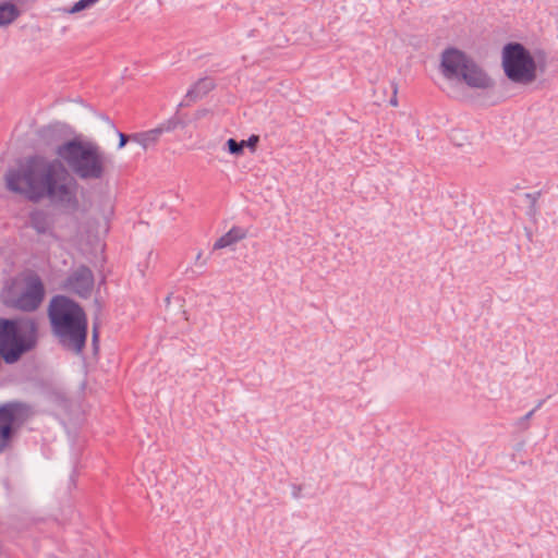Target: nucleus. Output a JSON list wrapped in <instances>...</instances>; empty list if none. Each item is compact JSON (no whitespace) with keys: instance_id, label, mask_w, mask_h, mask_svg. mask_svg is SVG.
<instances>
[{"instance_id":"25","label":"nucleus","mask_w":558,"mask_h":558,"mask_svg":"<svg viewBox=\"0 0 558 558\" xmlns=\"http://www.w3.org/2000/svg\"><path fill=\"white\" fill-rule=\"evenodd\" d=\"M544 403V400H541L539 402H537V405L534 408L536 409V411L543 405Z\"/></svg>"},{"instance_id":"5","label":"nucleus","mask_w":558,"mask_h":558,"mask_svg":"<svg viewBox=\"0 0 558 558\" xmlns=\"http://www.w3.org/2000/svg\"><path fill=\"white\" fill-rule=\"evenodd\" d=\"M38 341V325L35 319L0 318V354L7 364L17 362L21 356L35 349Z\"/></svg>"},{"instance_id":"24","label":"nucleus","mask_w":558,"mask_h":558,"mask_svg":"<svg viewBox=\"0 0 558 558\" xmlns=\"http://www.w3.org/2000/svg\"><path fill=\"white\" fill-rule=\"evenodd\" d=\"M101 118L105 121V123H108L111 128L114 129L113 122L107 116H102Z\"/></svg>"},{"instance_id":"10","label":"nucleus","mask_w":558,"mask_h":558,"mask_svg":"<svg viewBox=\"0 0 558 558\" xmlns=\"http://www.w3.org/2000/svg\"><path fill=\"white\" fill-rule=\"evenodd\" d=\"M179 124V119L173 117L162 122L157 128L131 134V142L137 143L145 150L153 148L158 143L160 136L166 132L173 131Z\"/></svg>"},{"instance_id":"18","label":"nucleus","mask_w":558,"mask_h":558,"mask_svg":"<svg viewBox=\"0 0 558 558\" xmlns=\"http://www.w3.org/2000/svg\"><path fill=\"white\" fill-rule=\"evenodd\" d=\"M535 412H536V409H533L530 412H527L524 416L519 418L517 421V423H515L518 428H520L521 430L527 429L529 428V421L532 418V416L534 415Z\"/></svg>"},{"instance_id":"26","label":"nucleus","mask_w":558,"mask_h":558,"mask_svg":"<svg viewBox=\"0 0 558 558\" xmlns=\"http://www.w3.org/2000/svg\"><path fill=\"white\" fill-rule=\"evenodd\" d=\"M166 303H167V304H169V303H170V295H168V296L166 298Z\"/></svg>"},{"instance_id":"19","label":"nucleus","mask_w":558,"mask_h":558,"mask_svg":"<svg viewBox=\"0 0 558 558\" xmlns=\"http://www.w3.org/2000/svg\"><path fill=\"white\" fill-rule=\"evenodd\" d=\"M259 142L258 135H251L246 141H241V143H244V147L251 148L253 151L256 149V146Z\"/></svg>"},{"instance_id":"22","label":"nucleus","mask_w":558,"mask_h":558,"mask_svg":"<svg viewBox=\"0 0 558 558\" xmlns=\"http://www.w3.org/2000/svg\"><path fill=\"white\" fill-rule=\"evenodd\" d=\"M393 93L395 94H393L392 98L389 100V102H390L391 106L396 107L398 105V100H397V96H396V94H397V87L396 86L393 87Z\"/></svg>"},{"instance_id":"8","label":"nucleus","mask_w":558,"mask_h":558,"mask_svg":"<svg viewBox=\"0 0 558 558\" xmlns=\"http://www.w3.org/2000/svg\"><path fill=\"white\" fill-rule=\"evenodd\" d=\"M34 412L29 404L21 401H10L0 405V453L11 444L15 432L24 425Z\"/></svg>"},{"instance_id":"14","label":"nucleus","mask_w":558,"mask_h":558,"mask_svg":"<svg viewBox=\"0 0 558 558\" xmlns=\"http://www.w3.org/2000/svg\"><path fill=\"white\" fill-rule=\"evenodd\" d=\"M21 12L19 8L10 2L0 3V26H7L13 23Z\"/></svg>"},{"instance_id":"17","label":"nucleus","mask_w":558,"mask_h":558,"mask_svg":"<svg viewBox=\"0 0 558 558\" xmlns=\"http://www.w3.org/2000/svg\"><path fill=\"white\" fill-rule=\"evenodd\" d=\"M228 151L232 155H241L244 149V143L238 142L234 138H229L226 143Z\"/></svg>"},{"instance_id":"27","label":"nucleus","mask_w":558,"mask_h":558,"mask_svg":"<svg viewBox=\"0 0 558 558\" xmlns=\"http://www.w3.org/2000/svg\"><path fill=\"white\" fill-rule=\"evenodd\" d=\"M201 256H202V253H198L196 259H201Z\"/></svg>"},{"instance_id":"20","label":"nucleus","mask_w":558,"mask_h":558,"mask_svg":"<svg viewBox=\"0 0 558 558\" xmlns=\"http://www.w3.org/2000/svg\"><path fill=\"white\" fill-rule=\"evenodd\" d=\"M117 133H118V135H119V145H118V148H119V149H121V148H123V147L126 145V143H128L129 141H131V135H126V134H124V133H122V132H119V131H117Z\"/></svg>"},{"instance_id":"1","label":"nucleus","mask_w":558,"mask_h":558,"mask_svg":"<svg viewBox=\"0 0 558 558\" xmlns=\"http://www.w3.org/2000/svg\"><path fill=\"white\" fill-rule=\"evenodd\" d=\"M4 182L8 191L29 202L48 199L51 205L69 214L80 209L78 182L58 160H48L39 155L28 156L8 169Z\"/></svg>"},{"instance_id":"13","label":"nucleus","mask_w":558,"mask_h":558,"mask_svg":"<svg viewBox=\"0 0 558 558\" xmlns=\"http://www.w3.org/2000/svg\"><path fill=\"white\" fill-rule=\"evenodd\" d=\"M246 230L241 227H232L227 233L220 236L214 244V250H221L246 238Z\"/></svg>"},{"instance_id":"9","label":"nucleus","mask_w":558,"mask_h":558,"mask_svg":"<svg viewBox=\"0 0 558 558\" xmlns=\"http://www.w3.org/2000/svg\"><path fill=\"white\" fill-rule=\"evenodd\" d=\"M95 283L94 274L89 267L81 265L74 269L64 282V289L80 298L90 296Z\"/></svg>"},{"instance_id":"16","label":"nucleus","mask_w":558,"mask_h":558,"mask_svg":"<svg viewBox=\"0 0 558 558\" xmlns=\"http://www.w3.org/2000/svg\"><path fill=\"white\" fill-rule=\"evenodd\" d=\"M541 191L538 192H534V193H526L524 195V197L529 201V211L527 214L530 216H535L538 211V208H537V202H538V198L541 197Z\"/></svg>"},{"instance_id":"3","label":"nucleus","mask_w":558,"mask_h":558,"mask_svg":"<svg viewBox=\"0 0 558 558\" xmlns=\"http://www.w3.org/2000/svg\"><path fill=\"white\" fill-rule=\"evenodd\" d=\"M56 155L81 181H102L111 158L96 143L72 138L56 148Z\"/></svg>"},{"instance_id":"21","label":"nucleus","mask_w":558,"mask_h":558,"mask_svg":"<svg viewBox=\"0 0 558 558\" xmlns=\"http://www.w3.org/2000/svg\"><path fill=\"white\" fill-rule=\"evenodd\" d=\"M301 492H302V486L300 485H293L292 486V496L294 498H300L301 497Z\"/></svg>"},{"instance_id":"6","label":"nucleus","mask_w":558,"mask_h":558,"mask_svg":"<svg viewBox=\"0 0 558 558\" xmlns=\"http://www.w3.org/2000/svg\"><path fill=\"white\" fill-rule=\"evenodd\" d=\"M44 298V282L35 272L25 276L23 281L11 279L1 291V301L7 307L25 313L38 310Z\"/></svg>"},{"instance_id":"12","label":"nucleus","mask_w":558,"mask_h":558,"mask_svg":"<svg viewBox=\"0 0 558 558\" xmlns=\"http://www.w3.org/2000/svg\"><path fill=\"white\" fill-rule=\"evenodd\" d=\"M29 226L39 234H45L51 229L49 214L44 209H34L29 214Z\"/></svg>"},{"instance_id":"2","label":"nucleus","mask_w":558,"mask_h":558,"mask_svg":"<svg viewBox=\"0 0 558 558\" xmlns=\"http://www.w3.org/2000/svg\"><path fill=\"white\" fill-rule=\"evenodd\" d=\"M48 318L58 344L75 355L83 353L88 335L84 308L66 295H54L48 305Z\"/></svg>"},{"instance_id":"15","label":"nucleus","mask_w":558,"mask_h":558,"mask_svg":"<svg viewBox=\"0 0 558 558\" xmlns=\"http://www.w3.org/2000/svg\"><path fill=\"white\" fill-rule=\"evenodd\" d=\"M99 0H78L70 8L60 9L65 14H75L81 11L87 10L96 4Z\"/></svg>"},{"instance_id":"7","label":"nucleus","mask_w":558,"mask_h":558,"mask_svg":"<svg viewBox=\"0 0 558 558\" xmlns=\"http://www.w3.org/2000/svg\"><path fill=\"white\" fill-rule=\"evenodd\" d=\"M502 69L506 76L515 84L529 85L537 77V64L520 43H509L502 48Z\"/></svg>"},{"instance_id":"4","label":"nucleus","mask_w":558,"mask_h":558,"mask_svg":"<svg viewBox=\"0 0 558 558\" xmlns=\"http://www.w3.org/2000/svg\"><path fill=\"white\" fill-rule=\"evenodd\" d=\"M440 72L449 81L463 83L472 89L486 90L494 87V80L464 51L449 47L441 52Z\"/></svg>"},{"instance_id":"23","label":"nucleus","mask_w":558,"mask_h":558,"mask_svg":"<svg viewBox=\"0 0 558 558\" xmlns=\"http://www.w3.org/2000/svg\"><path fill=\"white\" fill-rule=\"evenodd\" d=\"M98 342V331H97V328L94 327V330H93V344L96 345Z\"/></svg>"},{"instance_id":"11","label":"nucleus","mask_w":558,"mask_h":558,"mask_svg":"<svg viewBox=\"0 0 558 558\" xmlns=\"http://www.w3.org/2000/svg\"><path fill=\"white\" fill-rule=\"evenodd\" d=\"M215 82L210 77L199 78L185 94L187 101H197L215 88Z\"/></svg>"}]
</instances>
